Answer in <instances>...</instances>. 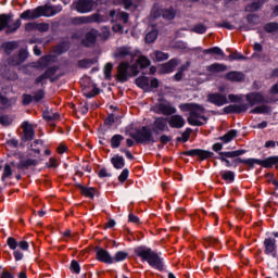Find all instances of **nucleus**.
I'll return each instance as SVG.
<instances>
[{"mask_svg": "<svg viewBox=\"0 0 278 278\" xmlns=\"http://www.w3.org/2000/svg\"><path fill=\"white\" fill-rule=\"evenodd\" d=\"M68 49H71V43L62 41L56 46L55 53H58V55H62V53H66Z\"/></svg>", "mask_w": 278, "mask_h": 278, "instance_id": "39", "label": "nucleus"}, {"mask_svg": "<svg viewBox=\"0 0 278 278\" xmlns=\"http://www.w3.org/2000/svg\"><path fill=\"white\" fill-rule=\"evenodd\" d=\"M75 188L80 190V194H83V197H86L87 199H94V194L97 193V189L92 187H86L81 185V182H76Z\"/></svg>", "mask_w": 278, "mask_h": 278, "instance_id": "23", "label": "nucleus"}, {"mask_svg": "<svg viewBox=\"0 0 278 278\" xmlns=\"http://www.w3.org/2000/svg\"><path fill=\"white\" fill-rule=\"evenodd\" d=\"M204 242L206 244H210V247H218V244H220V240H218V238L212 237V236L204 237Z\"/></svg>", "mask_w": 278, "mask_h": 278, "instance_id": "47", "label": "nucleus"}, {"mask_svg": "<svg viewBox=\"0 0 278 278\" xmlns=\"http://www.w3.org/2000/svg\"><path fill=\"white\" fill-rule=\"evenodd\" d=\"M114 68V64L112 63H106L104 66V79L106 81H110L112 79V71Z\"/></svg>", "mask_w": 278, "mask_h": 278, "instance_id": "45", "label": "nucleus"}, {"mask_svg": "<svg viewBox=\"0 0 278 278\" xmlns=\"http://www.w3.org/2000/svg\"><path fill=\"white\" fill-rule=\"evenodd\" d=\"M264 30L266 34H274V31H278V23L277 22H269L264 25Z\"/></svg>", "mask_w": 278, "mask_h": 278, "instance_id": "44", "label": "nucleus"}, {"mask_svg": "<svg viewBox=\"0 0 278 278\" xmlns=\"http://www.w3.org/2000/svg\"><path fill=\"white\" fill-rule=\"evenodd\" d=\"M34 103V96L29 93H23L22 96V104L23 105H31Z\"/></svg>", "mask_w": 278, "mask_h": 278, "instance_id": "54", "label": "nucleus"}, {"mask_svg": "<svg viewBox=\"0 0 278 278\" xmlns=\"http://www.w3.org/2000/svg\"><path fill=\"white\" fill-rule=\"evenodd\" d=\"M167 123L172 129H181L186 125V119L181 115H172Z\"/></svg>", "mask_w": 278, "mask_h": 278, "instance_id": "22", "label": "nucleus"}, {"mask_svg": "<svg viewBox=\"0 0 278 278\" xmlns=\"http://www.w3.org/2000/svg\"><path fill=\"white\" fill-rule=\"evenodd\" d=\"M31 166H38V161L36 159H23L18 162L17 170H29Z\"/></svg>", "mask_w": 278, "mask_h": 278, "instance_id": "24", "label": "nucleus"}, {"mask_svg": "<svg viewBox=\"0 0 278 278\" xmlns=\"http://www.w3.org/2000/svg\"><path fill=\"white\" fill-rule=\"evenodd\" d=\"M0 125H2V127H10V125H12V118L10 117V115H0Z\"/></svg>", "mask_w": 278, "mask_h": 278, "instance_id": "48", "label": "nucleus"}, {"mask_svg": "<svg viewBox=\"0 0 278 278\" xmlns=\"http://www.w3.org/2000/svg\"><path fill=\"white\" fill-rule=\"evenodd\" d=\"M198 51H201L204 53V55H216L215 60H225L226 54L219 47H212L208 49H204L201 47L195 48Z\"/></svg>", "mask_w": 278, "mask_h": 278, "instance_id": "18", "label": "nucleus"}, {"mask_svg": "<svg viewBox=\"0 0 278 278\" xmlns=\"http://www.w3.org/2000/svg\"><path fill=\"white\" fill-rule=\"evenodd\" d=\"M49 62H51V55H43L38 60L37 64L39 68H47L49 66Z\"/></svg>", "mask_w": 278, "mask_h": 278, "instance_id": "46", "label": "nucleus"}, {"mask_svg": "<svg viewBox=\"0 0 278 278\" xmlns=\"http://www.w3.org/2000/svg\"><path fill=\"white\" fill-rule=\"evenodd\" d=\"M228 60L233 61V60H249V56H245L244 54L240 52H235L230 55H228Z\"/></svg>", "mask_w": 278, "mask_h": 278, "instance_id": "57", "label": "nucleus"}, {"mask_svg": "<svg viewBox=\"0 0 278 278\" xmlns=\"http://www.w3.org/2000/svg\"><path fill=\"white\" fill-rule=\"evenodd\" d=\"M36 30L41 31V33H47V31H49V24L48 23H37Z\"/></svg>", "mask_w": 278, "mask_h": 278, "instance_id": "59", "label": "nucleus"}, {"mask_svg": "<svg viewBox=\"0 0 278 278\" xmlns=\"http://www.w3.org/2000/svg\"><path fill=\"white\" fill-rule=\"evenodd\" d=\"M135 84L138 88L143 90V92H154L160 88V79L156 77L149 79L148 76H139L135 79Z\"/></svg>", "mask_w": 278, "mask_h": 278, "instance_id": "8", "label": "nucleus"}, {"mask_svg": "<svg viewBox=\"0 0 278 278\" xmlns=\"http://www.w3.org/2000/svg\"><path fill=\"white\" fill-rule=\"evenodd\" d=\"M265 255L277 257V239L266 238L263 242Z\"/></svg>", "mask_w": 278, "mask_h": 278, "instance_id": "15", "label": "nucleus"}, {"mask_svg": "<svg viewBox=\"0 0 278 278\" xmlns=\"http://www.w3.org/2000/svg\"><path fill=\"white\" fill-rule=\"evenodd\" d=\"M98 94H101V89H99V87H97V85L93 86L92 91L84 93L86 99H94V97H97Z\"/></svg>", "mask_w": 278, "mask_h": 278, "instance_id": "50", "label": "nucleus"}, {"mask_svg": "<svg viewBox=\"0 0 278 278\" xmlns=\"http://www.w3.org/2000/svg\"><path fill=\"white\" fill-rule=\"evenodd\" d=\"M249 110V104H229L223 109L224 114H243Z\"/></svg>", "mask_w": 278, "mask_h": 278, "instance_id": "16", "label": "nucleus"}, {"mask_svg": "<svg viewBox=\"0 0 278 278\" xmlns=\"http://www.w3.org/2000/svg\"><path fill=\"white\" fill-rule=\"evenodd\" d=\"M217 160H220V162H223L225 164V166H228V167L229 166H238L239 164H244V162H236V160H241L240 157L229 161L227 156L219 155V157H217Z\"/></svg>", "mask_w": 278, "mask_h": 278, "instance_id": "37", "label": "nucleus"}, {"mask_svg": "<svg viewBox=\"0 0 278 278\" xmlns=\"http://www.w3.org/2000/svg\"><path fill=\"white\" fill-rule=\"evenodd\" d=\"M228 99L230 103H240L242 101L240 96L233 93L228 94Z\"/></svg>", "mask_w": 278, "mask_h": 278, "instance_id": "61", "label": "nucleus"}, {"mask_svg": "<svg viewBox=\"0 0 278 278\" xmlns=\"http://www.w3.org/2000/svg\"><path fill=\"white\" fill-rule=\"evenodd\" d=\"M225 79H227V81L240 83L244 79V73L231 71L225 74Z\"/></svg>", "mask_w": 278, "mask_h": 278, "instance_id": "25", "label": "nucleus"}, {"mask_svg": "<svg viewBox=\"0 0 278 278\" xmlns=\"http://www.w3.org/2000/svg\"><path fill=\"white\" fill-rule=\"evenodd\" d=\"M23 135L21 136L22 142H31L36 138V130L29 122H24L22 124Z\"/></svg>", "mask_w": 278, "mask_h": 278, "instance_id": "12", "label": "nucleus"}, {"mask_svg": "<svg viewBox=\"0 0 278 278\" xmlns=\"http://www.w3.org/2000/svg\"><path fill=\"white\" fill-rule=\"evenodd\" d=\"M136 132H129V136L135 140L137 144H155L157 138L153 137V130L149 126H142L141 128H135Z\"/></svg>", "mask_w": 278, "mask_h": 278, "instance_id": "5", "label": "nucleus"}, {"mask_svg": "<svg viewBox=\"0 0 278 278\" xmlns=\"http://www.w3.org/2000/svg\"><path fill=\"white\" fill-rule=\"evenodd\" d=\"M159 111L161 114H164V116H170V114H175L177 112V109L170 104H159Z\"/></svg>", "mask_w": 278, "mask_h": 278, "instance_id": "27", "label": "nucleus"}, {"mask_svg": "<svg viewBox=\"0 0 278 278\" xmlns=\"http://www.w3.org/2000/svg\"><path fill=\"white\" fill-rule=\"evenodd\" d=\"M208 73H225L227 71V65L223 63H213L206 67Z\"/></svg>", "mask_w": 278, "mask_h": 278, "instance_id": "28", "label": "nucleus"}, {"mask_svg": "<svg viewBox=\"0 0 278 278\" xmlns=\"http://www.w3.org/2000/svg\"><path fill=\"white\" fill-rule=\"evenodd\" d=\"M160 31L155 26L152 27V29L146 35V42L147 45H153L155 40H157Z\"/></svg>", "mask_w": 278, "mask_h": 278, "instance_id": "31", "label": "nucleus"}, {"mask_svg": "<svg viewBox=\"0 0 278 278\" xmlns=\"http://www.w3.org/2000/svg\"><path fill=\"white\" fill-rule=\"evenodd\" d=\"M96 260H98V262H102V264H114L112 254L103 248H98L96 252Z\"/></svg>", "mask_w": 278, "mask_h": 278, "instance_id": "19", "label": "nucleus"}, {"mask_svg": "<svg viewBox=\"0 0 278 278\" xmlns=\"http://www.w3.org/2000/svg\"><path fill=\"white\" fill-rule=\"evenodd\" d=\"M245 100L249 103L250 108L260 105V103H273V100L264 98V94L260 91H254L245 94Z\"/></svg>", "mask_w": 278, "mask_h": 278, "instance_id": "11", "label": "nucleus"}, {"mask_svg": "<svg viewBox=\"0 0 278 278\" xmlns=\"http://www.w3.org/2000/svg\"><path fill=\"white\" fill-rule=\"evenodd\" d=\"M29 58V52H27L26 49H21L18 51V54H13L10 59L9 62L10 64H13L14 66H21L25 60Z\"/></svg>", "mask_w": 278, "mask_h": 278, "instance_id": "20", "label": "nucleus"}, {"mask_svg": "<svg viewBox=\"0 0 278 278\" xmlns=\"http://www.w3.org/2000/svg\"><path fill=\"white\" fill-rule=\"evenodd\" d=\"M94 64V59H81L77 62L78 68H90Z\"/></svg>", "mask_w": 278, "mask_h": 278, "instance_id": "41", "label": "nucleus"}, {"mask_svg": "<svg viewBox=\"0 0 278 278\" xmlns=\"http://www.w3.org/2000/svg\"><path fill=\"white\" fill-rule=\"evenodd\" d=\"M180 63L181 61L177 58L170 59L161 65L159 73L161 75H169V73H175V68H177Z\"/></svg>", "mask_w": 278, "mask_h": 278, "instance_id": "13", "label": "nucleus"}, {"mask_svg": "<svg viewBox=\"0 0 278 278\" xmlns=\"http://www.w3.org/2000/svg\"><path fill=\"white\" fill-rule=\"evenodd\" d=\"M92 8H94L93 0H78L76 2V11L78 14H88V12H92Z\"/></svg>", "mask_w": 278, "mask_h": 278, "instance_id": "17", "label": "nucleus"}, {"mask_svg": "<svg viewBox=\"0 0 278 278\" xmlns=\"http://www.w3.org/2000/svg\"><path fill=\"white\" fill-rule=\"evenodd\" d=\"M114 58H116V60H125V58H130V62H134V52H131V48L124 46L117 48Z\"/></svg>", "mask_w": 278, "mask_h": 278, "instance_id": "21", "label": "nucleus"}, {"mask_svg": "<svg viewBox=\"0 0 278 278\" xmlns=\"http://www.w3.org/2000/svg\"><path fill=\"white\" fill-rule=\"evenodd\" d=\"M265 3L266 0H256L245 7V12H257Z\"/></svg>", "mask_w": 278, "mask_h": 278, "instance_id": "32", "label": "nucleus"}, {"mask_svg": "<svg viewBox=\"0 0 278 278\" xmlns=\"http://www.w3.org/2000/svg\"><path fill=\"white\" fill-rule=\"evenodd\" d=\"M127 257H129V253L125 251H117L113 256V264H116L118 262H125Z\"/></svg>", "mask_w": 278, "mask_h": 278, "instance_id": "40", "label": "nucleus"}, {"mask_svg": "<svg viewBox=\"0 0 278 278\" xmlns=\"http://www.w3.org/2000/svg\"><path fill=\"white\" fill-rule=\"evenodd\" d=\"M270 112H273V109L269 105L262 104L252 109L250 114H270Z\"/></svg>", "mask_w": 278, "mask_h": 278, "instance_id": "34", "label": "nucleus"}, {"mask_svg": "<svg viewBox=\"0 0 278 278\" xmlns=\"http://www.w3.org/2000/svg\"><path fill=\"white\" fill-rule=\"evenodd\" d=\"M114 168L121 169L125 166V159L123 156H115L111 160Z\"/></svg>", "mask_w": 278, "mask_h": 278, "instance_id": "43", "label": "nucleus"}, {"mask_svg": "<svg viewBox=\"0 0 278 278\" xmlns=\"http://www.w3.org/2000/svg\"><path fill=\"white\" fill-rule=\"evenodd\" d=\"M180 155H185L186 157H197L200 162H205V160L214 157V152L204 149H191L181 152Z\"/></svg>", "mask_w": 278, "mask_h": 278, "instance_id": "9", "label": "nucleus"}, {"mask_svg": "<svg viewBox=\"0 0 278 278\" xmlns=\"http://www.w3.org/2000/svg\"><path fill=\"white\" fill-rule=\"evenodd\" d=\"M151 130L155 136H160L163 131H170L168 128V118L155 117L154 122L151 124Z\"/></svg>", "mask_w": 278, "mask_h": 278, "instance_id": "10", "label": "nucleus"}, {"mask_svg": "<svg viewBox=\"0 0 278 278\" xmlns=\"http://www.w3.org/2000/svg\"><path fill=\"white\" fill-rule=\"evenodd\" d=\"M244 153H247V150H235L230 152H219V155L230 160H238V157H240V155H244Z\"/></svg>", "mask_w": 278, "mask_h": 278, "instance_id": "29", "label": "nucleus"}, {"mask_svg": "<svg viewBox=\"0 0 278 278\" xmlns=\"http://www.w3.org/2000/svg\"><path fill=\"white\" fill-rule=\"evenodd\" d=\"M51 116H52V114L49 110H46V111L42 112V118L47 123H53V118H51Z\"/></svg>", "mask_w": 278, "mask_h": 278, "instance_id": "63", "label": "nucleus"}, {"mask_svg": "<svg viewBox=\"0 0 278 278\" xmlns=\"http://www.w3.org/2000/svg\"><path fill=\"white\" fill-rule=\"evenodd\" d=\"M237 136H238V130L231 129L224 136L218 137V140L224 142V144H229V142H231V140H233V138H236Z\"/></svg>", "mask_w": 278, "mask_h": 278, "instance_id": "30", "label": "nucleus"}, {"mask_svg": "<svg viewBox=\"0 0 278 278\" xmlns=\"http://www.w3.org/2000/svg\"><path fill=\"white\" fill-rule=\"evenodd\" d=\"M62 4H45L39 5L36 9H27L20 15V21H36V18H40V16H46V18H51V16H55L62 12Z\"/></svg>", "mask_w": 278, "mask_h": 278, "instance_id": "1", "label": "nucleus"}, {"mask_svg": "<svg viewBox=\"0 0 278 278\" xmlns=\"http://www.w3.org/2000/svg\"><path fill=\"white\" fill-rule=\"evenodd\" d=\"M216 27H219L222 29H229V31L236 29V26H233L231 23L225 21L223 23H217Z\"/></svg>", "mask_w": 278, "mask_h": 278, "instance_id": "58", "label": "nucleus"}, {"mask_svg": "<svg viewBox=\"0 0 278 278\" xmlns=\"http://www.w3.org/2000/svg\"><path fill=\"white\" fill-rule=\"evenodd\" d=\"M192 31L194 34H205L207 31V26H205L203 23L197 24L193 28Z\"/></svg>", "mask_w": 278, "mask_h": 278, "instance_id": "56", "label": "nucleus"}, {"mask_svg": "<svg viewBox=\"0 0 278 278\" xmlns=\"http://www.w3.org/2000/svg\"><path fill=\"white\" fill-rule=\"evenodd\" d=\"M45 94H46L45 89H38L35 92V96H33L34 102L40 103V101H42V99H45Z\"/></svg>", "mask_w": 278, "mask_h": 278, "instance_id": "51", "label": "nucleus"}, {"mask_svg": "<svg viewBox=\"0 0 278 278\" xmlns=\"http://www.w3.org/2000/svg\"><path fill=\"white\" fill-rule=\"evenodd\" d=\"M132 64H136L137 68L139 66L141 71H143V68H149V66H151V60H149V58L146 55H140L138 60Z\"/></svg>", "mask_w": 278, "mask_h": 278, "instance_id": "33", "label": "nucleus"}, {"mask_svg": "<svg viewBox=\"0 0 278 278\" xmlns=\"http://www.w3.org/2000/svg\"><path fill=\"white\" fill-rule=\"evenodd\" d=\"M2 49L7 55H12L18 49V41H7L2 43Z\"/></svg>", "mask_w": 278, "mask_h": 278, "instance_id": "26", "label": "nucleus"}, {"mask_svg": "<svg viewBox=\"0 0 278 278\" xmlns=\"http://www.w3.org/2000/svg\"><path fill=\"white\" fill-rule=\"evenodd\" d=\"M128 223H132L134 225H140V217L136 216L134 213H129Z\"/></svg>", "mask_w": 278, "mask_h": 278, "instance_id": "60", "label": "nucleus"}, {"mask_svg": "<svg viewBox=\"0 0 278 278\" xmlns=\"http://www.w3.org/2000/svg\"><path fill=\"white\" fill-rule=\"evenodd\" d=\"M236 162H243L249 168H254L255 164L263 168H276L278 170V155L268 156L264 160L260 159H237Z\"/></svg>", "mask_w": 278, "mask_h": 278, "instance_id": "6", "label": "nucleus"}, {"mask_svg": "<svg viewBox=\"0 0 278 278\" xmlns=\"http://www.w3.org/2000/svg\"><path fill=\"white\" fill-rule=\"evenodd\" d=\"M125 140V137L123 135H114L111 138V149H118L121 147V143Z\"/></svg>", "mask_w": 278, "mask_h": 278, "instance_id": "38", "label": "nucleus"}, {"mask_svg": "<svg viewBox=\"0 0 278 278\" xmlns=\"http://www.w3.org/2000/svg\"><path fill=\"white\" fill-rule=\"evenodd\" d=\"M25 30L26 31H35L36 27H37V23L36 22H28L25 24Z\"/></svg>", "mask_w": 278, "mask_h": 278, "instance_id": "64", "label": "nucleus"}, {"mask_svg": "<svg viewBox=\"0 0 278 278\" xmlns=\"http://www.w3.org/2000/svg\"><path fill=\"white\" fill-rule=\"evenodd\" d=\"M88 42L90 45H94L97 42V35L92 31H89L85 35V39L81 40L83 47H89Z\"/></svg>", "mask_w": 278, "mask_h": 278, "instance_id": "35", "label": "nucleus"}, {"mask_svg": "<svg viewBox=\"0 0 278 278\" xmlns=\"http://www.w3.org/2000/svg\"><path fill=\"white\" fill-rule=\"evenodd\" d=\"M179 110H181V112H189L187 123L192 127H203L205 124L201 121H205V123H207V116L203 115L205 114V108L201 104L181 103L179 104ZM199 118L201 121H199Z\"/></svg>", "mask_w": 278, "mask_h": 278, "instance_id": "2", "label": "nucleus"}, {"mask_svg": "<svg viewBox=\"0 0 278 278\" xmlns=\"http://www.w3.org/2000/svg\"><path fill=\"white\" fill-rule=\"evenodd\" d=\"M245 18L250 25H257L260 23V15L257 14H248Z\"/></svg>", "mask_w": 278, "mask_h": 278, "instance_id": "53", "label": "nucleus"}, {"mask_svg": "<svg viewBox=\"0 0 278 278\" xmlns=\"http://www.w3.org/2000/svg\"><path fill=\"white\" fill-rule=\"evenodd\" d=\"M7 244L9 249H11V251H16V249L18 248V241H16L14 237H9L7 239Z\"/></svg>", "mask_w": 278, "mask_h": 278, "instance_id": "52", "label": "nucleus"}, {"mask_svg": "<svg viewBox=\"0 0 278 278\" xmlns=\"http://www.w3.org/2000/svg\"><path fill=\"white\" fill-rule=\"evenodd\" d=\"M59 70H60V67L58 65L48 67L43 72V76H46L47 79H50L51 84H53V81H55V78H51V77H53V75H55V73H58Z\"/></svg>", "mask_w": 278, "mask_h": 278, "instance_id": "36", "label": "nucleus"}, {"mask_svg": "<svg viewBox=\"0 0 278 278\" xmlns=\"http://www.w3.org/2000/svg\"><path fill=\"white\" fill-rule=\"evenodd\" d=\"M70 270H72V273H74L75 275H79V273H81V266L79 265V262L73 260L71 262Z\"/></svg>", "mask_w": 278, "mask_h": 278, "instance_id": "49", "label": "nucleus"}, {"mask_svg": "<svg viewBox=\"0 0 278 278\" xmlns=\"http://www.w3.org/2000/svg\"><path fill=\"white\" fill-rule=\"evenodd\" d=\"M176 13H175V9L170 8V9H166L163 12V18H167V21H173V18H175Z\"/></svg>", "mask_w": 278, "mask_h": 278, "instance_id": "55", "label": "nucleus"}, {"mask_svg": "<svg viewBox=\"0 0 278 278\" xmlns=\"http://www.w3.org/2000/svg\"><path fill=\"white\" fill-rule=\"evenodd\" d=\"M170 55L168 53L162 52L160 50L154 51L155 62H166Z\"/></svg>", "mask_w": 278, "mask_h": 278, "instance_id": "42", "label": "nucleus"}, {"mask_svg": "<svg viewBox=\"0 0 278 278\" xmlns=\"http://www.w3.org/2000/svg\"><path fill=\"white\" fill-rule=\"evenodd\" d=\"M207 101L217 108H223V105H227V103H229L227 96L218 92L210 93L207 96Z\"/></svg>", "mask_w": 278, "mask_h": 278, "instance_id": "14", "label": "nucleus"}, {"mask_svg": "<svg viewBox=\"0 0 278 278\" xmlns=\"http://www.w3.org/2000/svg\"><path fill=\"white\" fill-rule=\"evenodd\" d=\"M88 102H85V104L80 103V105L78 106V112H80L83 116H86V114H88Z\"/></svg>", "mask_w": 278, "mask_h": 278, "instance_id": "62", "label": "nucleus"}, {"mask_svg": "<svg viewBox=\"0 0 278 278\" xmlns=\"http://www.w3.org/2000/svg\"><path fill=\"white\" fill-rule=\"evenodd\" d=\"M12 18H14L13 13H2L0 14V31H3L5 29L7 36H10V34H16L18 29H21V25H23V22L21 20H16L13 24Z\"/></svg>", "mask_w": 278, "mask_h": 278, "instance_id": "7", "label": "nucleus"}, {"mask_svg": "<svg viewBox=\"0 0 278 278\" xmlns=\"http://www.w3.org/2000/svg\"><path fill=\"white\" fill-rule=\"evenodd\" d=\"M138 75H140V70L137 64L123 61L117 66V81L119 84H126L131 77H138Z\"/></svg>", "mask_w": 278, "mask_h": 278, "instance_id": "4", "label": "nucleus"}, {"mask_svg": "<svg viewBox=\"0 0 278 278\" xmlns=\"http://www.w3.org/2000/svg\"><path fill=\"white\" fill-rule=\"evenodd\" d=\"M134 254L140 257L142 262H147L151 268H155L162 273L164 270V261L160 257L159 253L153 252V250L147 245H138L134 249Z\"/></svg>", "mask_w": 278, "mask_h": 278, "instance_id": "3", "label": "nucleus"}]
</instances>
